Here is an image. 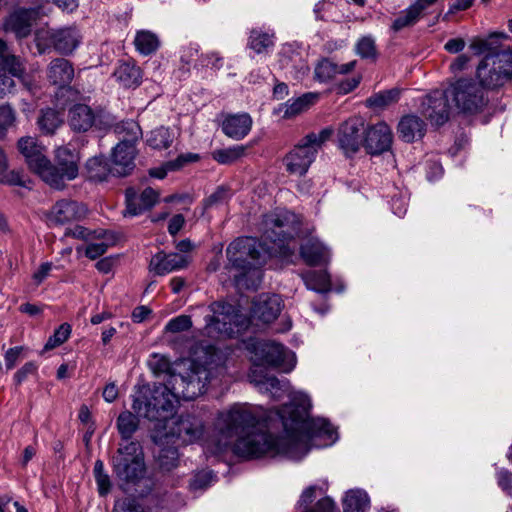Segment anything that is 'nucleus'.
Masks as SVG:
<instances>
[{"mask_svg": "<svg viewBox=\"0 0 512 512\" xmlns=\"http://www.w3.org/2000/svg\"><path fill=\"white\" fill-rule=\"evenodd\" d=\"M25 350L23 346L9 348L4 354V361L7 370L13 369L22 357Z\"/></svg>", "mask_w": 512, "mask_h": 512, "instance_id": "obj_61", "label": "nucleus"}, {"mask_svg": "<svg viewBox=\"0 0 512 512\" xmlns=\"http://www.w3.org/2000/svg\"><path fill=\"white\" fill-rule=\"evenodd\" d=\"M311 407L310 399L306 395H298L275 413L278 417V423L282 425L285 438L274 440L287 451L278 453L292 456L300 449H306L308 441L316 436L326 435L329 440L334 439L335 431L332 425L322 418H311L309 409ZM277 456V454L275 455Z\"/></svg>", "mask_w": 512, "mask_h": 512, "instance_id": "obj_3", "label": "nucleus"}, {"mask_svg": "<svg viewBox=\"0 0 512 512\" xmlns=\"http://www.w3.org/2000/svg\"><path fill=\"white\" fill-rule=\"evenodd\" d=\"M278 295L261 296L253 303L252 317L264 324L274 321L281 312L282 303Z\"/></svg>", "mask_w": 512, "mask_h": 512, "instance_id": "obj_24", "label": "nucleus"}, {"mask_svg": "<svg viewBox=\"0 0 512 512\" xmlns=\"http://www.w3.org/2000/svg\"><path fill=\"white\" fill-rule=\"evenodd\" d=\"M507 38V35L503 32H494L491 33L488 38H473L470 42V49L476 54L481 55H496L501 53L503 50H500V40H504Z\"/></svg>", "mask_w": 512, "mask_h": 512, "instance_id": "obj_34", "label": "nucleus"}, {"mask_svg": "<svg viewBox=\"0 0 512 512\" xmlns=\"http://www.w3.org/2000/svg\"><path fill=\"white\" fill-rule=\"evenodd\" d=\"M16 120L13 108L4 104L0 106V136L4 135L6 130L14 124Z\"/></svg>", "mask_w": 512, "mask_h": 512, "instance_id": "obj_58", "label": "nucleus"}, {"mask_svg": "<svg viewBox=\"0 0 512 512\" xmlns=\"http://www.w3.org/2000/svg\"><path fill=\"white\" fill-rule=\"evenodd\" d=\"M175 390L165 384L154 385L152 388L142 387L133 396L132 408L140 416L156 421L155 428H160L168 421L179 402Z\"/></svg>", "mask_w": 512, "mask_h": 512, "instance_id": "obj_4", "label": "nucleus"}, {"mask_svg": "<svg viewBox=\"0 0 512 512\" xmlns=\"http://www.w3.org/2000/svg\"><path fill=\"white\" fill-rule=\"evenodd\" d=\"M248 45L256 53H263L274 45V34L254 29L250 33Z\"/></svg>", "mask_w": 512, "mask_h": 512, "instance_id": "obj_47", "label": "nucleus"}, {"mask_svg": "<svg viewBox=\"0 0 512 512\" xmlns=\"http://www.w3.org/2000/svg\"><path fill=\"white\" fill-rule=\"evenodd\" d=\"M366 129L365 121L361 117H351L339 126L337 141L346 155L355 154L364 145Z\"/></svg>", "mask_w": 512, "mask_h": 512, "instance_id": "obj_14", "label": "nucleus"}, {"mask_svg": "<svg viewBox=\"0 0 512 512\" xmlns=\"http://www.w3.org/2000/svg\"><path fill=\"white\" fill-rule=\"evenodd\" d=\"M157 445L160 448L157 454L159 467L164 471H170L175 468L179 461V454L174 444L164 443L163 445Z\"/></svg>", "mask_w": 512, "mask_h": 512, "instance_id": "obj_44", "label": "nucleus"}, {"mask_svg": "<svg viewBox=\"0 0 512 512\" xmlns=\"http://www.w3.org/2000/svg\"><path fill=\"white\" fill-rule=\"evenodd\" d=\"M36 15L37 13L34 9H17L4 21V30L14 33L18 39L26 38L31 33Z\"/></svg>", "mask_w": 512, "mask_h": 512, "instance_id": "obj_21", "label": "nucleus"}, {"mask_svg": "<svg viewBox=\"0 0 512 512\" xmlns=\"http://www.w3.org/2000/svg\"><path fill=\"white\" fill-rule=\"evenodd\" d=\"M401 90L392 88L390 90L381 91L373 94L366 100L368 107L374 110H384L387 107L395 104L400 99Z\"/></svg>", "mask_w": 512, "mask_h": 512, "instance_id": "obj_37", "label": "nucleus"}, {"mask_svg": "<svg viewBox=\"0 0 512 512\" xmlns=\"http://www.w3.org/2000/svg\"><path fill=\"white\" fill-rule=\"evenodd\" d=\"M87 175L90 180L104 181L111 174L112 168L108 166L103 157H92L86 163Z\"/></svg>", "mask_w": 512, "mask_h": 512, "instance_id": "obj_45", "label": "nucleus"}, {"mask_svg": "<svg viewBox=\"0 0 512 512\" xmlns=\"http://www.w3.org/2000/svg\"><path fill=\"white\" fill-rule=\"evenodd\" d=\"M254 366L262 365L279 368L283 372H290L296 365L295 354L282 344L273 341H257L253 344Z\"/></svg>", "mask_w": 512, "mask_h": 512, "instance_id": "obj_11", "label": "nucleus"}, {"mask_svg": "<svg viewBox=\"0 0 512 512\" xmlns=\"http://www.w3.org/2000/svg\"><path fill=\"white\" fill-rule=\"evenodd\" d=\"M197 159L198 156L195 154L180 155L175 161H169L165 163V165L162 168L150 170V175L158 179H163L166 176L167 171L177 170L181 168L185 163Z\"/></svg>", "mask_w": 512, "mask_h": 512, "instance_id": "obj_50", "label": "nucleus"}, {"mask_svg": "<svg viewBox=\"0 0 512 512\" xmlns=\"http://www.w3.org/2000/svg\"><path fill=\"white\" fill-rule=\"evenodd\" d=\"M214 477L212 471H201L195 475L191 485L194 489H203L213 481Z\"/></svg>", "mask_w": 512, "mask_h": 512, "instance_id": "obj_64", "label": "nucleus"}, {"mask_svg": "<svg viewBox=\"0 0 512 512\" xmlns=\"http://www.w3.org/2000/svg\"><path fill=\"white\" fill-rule=\"evenodd\" d=\"M159 194L148 187L140 195L129 188L126 190V212L125 215L137 216L146 210L151 209L158 201Z\"/></svg>", "mask_w": 512, "mask_h": 512, "instance_id": "obj_23", "label": "nucleus"}, {"mask_svg": "<svg viewBox=\"0 0 512 512\" xmlns=\"http://www.w3.org/2000/svg\"><path fill=\"white\" fill-rule=\"evenodd\" d=\"M252 123L248 113L228 115L222 122V131L229 138L241 140L250 132Z\"/></svg>", "mask_w": 512, "mask_h": 512, "instance_id": "obj_26", "label": "nucleus"}, {"mask_svg": "<svg viewBox=\"0 0 512 512\" xmlns=\"http://www.w3.org/2000/svg\"><path fill=\"white\" fill-rule=\"evenodd\" d=\"M476 76L483 89L494 90L512 80V48L496 55H486L479 63Z\"/></svg>", "mask_w": 512, "mask_h": 512, "instance_id": "obj_7", "label": "nucleus"}, {"mask_svg": "<svg viewBox=\"0 0 512 512\" xmlns=\"http://www.w3.org/2000/svg\"><path fill=\"white\" fill-rule=\"evenodd\" d=\"M192 327V320L189 315H179L172 318L165 326V330L171 333L187 331Z\"/></svg>", "mask_w": 512, "mask_h": 512, "instance_id": "obj_57", "label": "nucleus"}, {"mask_svg": "<svg viewBox=\"0 0 512 512\" xmlns=\"http://www.w3.org/2000/svg\"><path fill=\"white\" fill-rule=\"evenodd\" d=\"M279 63L282 69L295 79H301L309 72V67L302 53L292 45L286 44L279 53Z\"/></svg>", "mask_w": 512, "mask_h": 512, "instance_id": "obj_22", "label": "nucleus"}, {"mask_svg": "<svg viewBox=\"0 0 512 512\" xmlns=\"http://www.w3.org/2000/svg\"><path fill=\"white\" fill-rule=\"evenodd\" d=\"M212 315L206 316L204 332L208 337H231L234 327L239 325V313L236 307L224 301H216L209 305Z\"/></svg>", "mask_w": 512, "mask_h": 512, "instance_id": "obj_9", "label": "nucleus"}, {"mask_svg": "<svg viewBox=\"0 0 512 512\" xmlns=\"http://www.w3.org/2000/svg\"><path fill=\"white\" fill-rule=\"evenodd\" d=\"M317 153L303 139L285 156L286 170L293 175L303 176L316 159Z\"/></svg>", "mask_w": 512, "mask_h": 512, "instance_id": "obj_17", "label": "nucleus"}, {"mask_svg": "<svg viewBox=\"0 0 512 512\" xmlns=\"http://www.w3.org/2000/svg\"><path fill=\"white\" fill-rule=\"evenodd\" d=\"M67 122L72 131L85 133L91 129L103 130L109 124L103 120L102 113L87 104H73L67 115Z\"/></svg>", "mask_w": 512, "mask_h": 512, "instance_id": "obj_13", "label": "nucleus"}, {"mask_svg": "<svg viewBox=\"0 0 512 512\" xmlns=\"http://www.w3.org/2000/svg\"><path fill=\"white\" fill-rule=\"evenodd\" d=\"M315 78L320 82H327L337 75L336 63L329 59H322L315 67Z\"/></svg>", "mask_w": 512, "mask_h": 512, "instance_id": "obj_53", "label": "nucleus"}, {"mask_svg": "<svg viewBox=\"0 0 512 512\" xmlns=\"http://www.w3.org/2000/svg\"><path fill=\"white\" fill-rule=\"evenodd\" d=\"M88 208L85 204L62 199L57 201L46 214L49 226H60L86 218Z\"/></svg>", "mask_w": 512, "mask_h": 512, "instance_id": "obj_15", "label": "nucleus"}, {"mask_svg": "<svg viewBox=\"0 0 512 512\" xmlns=\"http://www.w3.org/2000/svg\"><path fill=\"white\" fill-rule=\"evenodd\" d=\"M71 334V326L68 323L61 324L49 337L44 345V351L52 350L66 342Z\"/></svg>", "mask_w": 512, "mask_h": 512, "instance_id": "obj_52", "label": "nucleus"}, {"mask_svg": "<svg viewBox=\"0 0 512 512\" xmlns=\"http://www.w3.org/2000/svg\"><path fill=\"white\" fill-rule=\"evenodd\" d=\"M56 30L40 29L35 33V43L39 54H44L50 47L54 48V35Z\"/></svg>", "mask_w": 512, "mask_h": 512, "instance_id": "obj_56", "label": "nucleus"}, {"mask_svg": "<svg viewBox=\"0 0 512 512\" xmlns=\"http://www.w3.org/2000/svg\"><path fill=\"white\" fill-rule=\"evenodd\" d=\"M354 52L361 59L367 60L369 62H376L379 57L376 40L371 35L361 36L355 42Z\"/></svg>", "mask_w": 512, "mask_h": 512, "instance_id": "obj_39", "label": "nucleus"}, {"mask_svg": "<svg viewBox=\"0 0 512 512\" xmlns=\"http://www.w3.org/2000/svg\"><path fill=\"white\" fill-rule=\"evenodd\" d=\"M422 17L420 12L411 4L408 8L401 11L397 18L393 21L391 29L394 32H399L406 27L413 26Z\"/></svg>", "mask_w": 512, "mask_h": 512, "instance_id": "obj_46", "label": "nucleus"}, {"mask_svg": "<svg viewBox=\"0 0 512 512\" xmlns=\"http://www.w3.org/2000/svg\"><path fill=\"white\" fill-rule=\"evenodd\" d=\"M116 426L123 442H130L129 440L139 427V419L130 411L120 413L117 418Z\"/></svg>", "mask_w": 512, "mask_h": 512, "instance_id": "obj_40", "label": "nucleus"}, {"mask_svg": "<svg viewBox=\"0 0 512 512\" xmlns=\"http://www.w3.org/2000/svg\"><path fill=\"white\" fill-rule=\"evenodd\" d=\"M115 240L114 235L110 231L105 230V236L96 238L93 241H88L85 256L91 260L97 259L106 253L110 246L115 244Z\"/></svg>", "mask_w": 512, "mask_h": 512, "instance_id": "obj_41", "label": "nucleus"}, {"mask_svg": "<svg viewBox=\"0 0 512 512\" xmlns=\"http://www.w3.org/2000/svg\"><path fill=\"white\" fill-rule=\"evenodd\" d=\"M211 379L212 374L206 366L191 362L185 372L170 374L168 383L179 398L193 400L205 392Z\"/></svg>", "mask_w": 512, "mask_h": 512, "instance_id": "obj_8", "label": "nucleus"}, {"mask_svg": "<svg viewBox=\"0 0 512 512\" xmlns=\"http://www.w3.org/2000/svg\"><path fill=\"white\" fill-rule=\"evenodd\" d=\"M38 370V366L35 362H26L20 369L16 371L13 376V380L17 386L21 385L29 375H34Z\"/></svg>", "mask_w": 512, "mask_h": 512, "instance_id": "obj_60", "label": "nucleus"}, {"mask_svg": "<svg viewBox=\"0 0 512 512\" xmlns=\"http://www.w3.org/2000/svg\"><path fill=\"white\" fill-rule=\"evenodd\" d=\"M302 279L309 290L318 293H327L331 290L330 276L325 271H308L302 274Z\"/></svg>", "mask_w": 512, "mask_h": 512, "instance_id": "obj_38", "label": "nucleus"}, {"mask_svg": "<svg viewBox=\"0 0 512 512\" xmlns=\"http://www.w3.org/2000/svg\"><path fill=\"white\" fill-rule=\"evenodd\" d=\"M114 76L124 87L139 86L142 80L141 69L133 62H123L115 70Z\"/></svg>", "mask_w": 512, "mask_h": 512, "instance_id": "obj_35", "label": "nucleus"}, {"mask_svg": "<svg viewBox=\"0 0 512 512\" xmlns=\"http://www.w3.org/2000/svg\"><path fill=\"white\" fill-rule=\"evenodd\" d=\"M56 165L64 171L68 180H73L79 172V154L75 149L67 146L57 148L55 152Z\"/></svg>", "mask_w": 512, "mask_h": 512, "instance_id": "obj_30", "label": "nucleus"}, {"mask_svg": "<svg viewBox=\"0 0 512 512\" xmlns=\"http://www.w3.org/2000/svg\"><path fill=\"white\" fill-rule=\"evenodd\" d=\"M112 512H143L133 499L116 500Z\"/></svg>", "mask_w": 512, "mask_h": 512, "instance_id": "obj_62", "label": "nucleus"}, {"mask_svg": "<svg viewBox=\"0 0 512 512\" xmlns=\"http://www.w3.org/2000/svg\"><path fill=\"white\" fill-rule=\"evenodd\" d=\"M173 139L174 135L168 128L160 127L151 131L147 143L154 149H166L171 145Z\"/></svg>", "mask_w": 512, "mask_h": 512, "instance_id": "obj_48", "label": "nucleus"}, {"mask_svg": "<svg viewBox=\"0 0 512 512\" xmlns=\"http://www.w3.org/2000/svg\"><path fill=\"white\" fill-rule=\"evenodd\" d=\"M81 36L75 27H66L56 30L54 35V49L61 54L72 53L80 43Z\"/></svg>", "mask_w": 512, "mask_h": 512, "instance_id": "obj_33", "label": "nucleus"}, {"mask_svg": "<svg viewBox=\"0 0 512 512\" xmlns=\"http://www.w3.org/2000/svg\"><path fill=\"white\" fill-rule=\"evenodd\" d=\"M333 132L334 131L332 128L326 127L322 129L319 133H309L302 139L305 141V143L311 146V148H314L316 150V153L318 154V151L320 150L322 145L331 138Z\"/></svg>", "mask_w": 512, "mask_h": 512, "instance_id": "obj_55", "label": "nucleus"}, {"mask_svg": "<svg viewBox=\"0 0 512 512\" xmlns=\"http://www.w3.org/2000/svg\"><path fill=\"white\" fill-rule=\"evenodd\" d=\"M456 107L463 113L476 114L488 104L484 89L472 79L460 78L448 90Z\"/></svg>", "mask_w": 512, "mask_h": 512, "instance_id": "obj_10", "label": "nucleus"}, {"mask_svg": "<svg viewBox=\"0 0 512 512\" xmlns=\"http://www.w3.org/2000/svg\"><path fill=\"white\" fill-rule=\"evenodd\" d=\"M65 236H71L77 239H82L86 242L93 241L96 238L101 236H105V230H89L83 226H75L74 228H69L65 232Z\"/></svg>", "mask_w": 512, "mask_h": 512, "instance_id": "obj_54", "label": "nucleus"}, {"mask_svg": "<svg viewBox=\"0 0 512 512\" xmlns=\"http://www.w3.org/2000/svg\"><path fill=\"white\" fill-rule=\"evenodd\" d=\"M33 171L50 187L58 190L63 189L65 182L69 181L64 175V171L56 164H52L47 157L45 161L41 162Z\"/></svg>", "mask_w": 512, "mask_h": 512, "instance_id": "obj_32", "label": "nucleus"}, {"mask_svg": "<svg viewBox=\"0 0 512 512\" xmlns=\"http://www.w3.org/2000/svg\"><path fill=\"white\" fill-rule=\"evenodd\" d=\"M74 77L72 64L64 58H56L47 67V78L50 83L64 87L71 83Z\"/></svg>", "mask_w": 512, "mask_h": 512, "instance_id": "obj_28", "label": "nucleus"}, {"mask_svg": "<svg viewBox=\"0 0 512 512\" xmlns=\"http://www.w3.org/2000/svg\"><path fill=\"white\" fill-rule=\"evenodd\" d=\"M229 198V190L223 186H220L209 197L205 199L204 206L205 208H211L213 206L227 202Z\"/></svg>", "mask_w": 512, "mask_h": 512, "instance_id": "obj_59", "label": "nucleus"}, {"mask_svg": "<svg viewBox=\"0 0 512 512\" xmlns=\"http://www.w3.org/2000/svg\"><path fill=\"white\" fill-rule=\"evenodd\" d=\"M204 428V421L200 417L186 413L176 420H168L160 428H154L151 437L155 444H175L178 441L187 445L198 442L204 435Z\"/></svg>", "mask_w": 512, "mask_h": 512, "instance_id": "obj_5", "label": "nucleus"}, {"mask_svg": "<svg viewBox=\"0 0 512 512\" xmlns=\"http://www.w3.org/2000/svg\"><path fill=\"white\" fill-rule=\"evenodd\" d=\"M245 151V146L236 145L226 149L215 150L212 156L220 164H231L240 159L245 154Z\"/></svg>", "mask_w": 512, "mask_h": 512, "instance_id": "obj_49", "label": "nucleus"}, {"mask_svg": "<svg viewBox=\"0 0 512 512\" xmlns=\"http://www.w3.org/2000/svg\"><path fill=\"white\" fill-rule=\"evenodd\" d=\"M250 382L261 392L270 393L275 399L282 398L289 392V382L280 380L275 376L267 375L263 368L255 366L249 373Z\"/></svg>", "mask_w": 512, "mask_h": 512, "instance_id": "obj_19", "label": "nucleus"}, {"mask_svg": "<svg viewBox=\"0 0 512 512\" xmlns=\"http://www.w3.org/2000/svg\"><path fill=\"white\" fill-rule=\"evenodd\" d=\"M449 103L446 92L436 90L425 96L421 102L420 110L434 125L441 126L449 119Z\"/></svg>", "mask_w": 512, "mask_h": 512, "instance_id": "obj_16", "label": "nucleus"}, {"mask_svg": "<svg viewBox=\"0 0 512 512\" xmlns=\"http://www.w3.org/2000/svg\"><path fill=\"white\" fill-rule=\"evenodd\" d=\"M393 133L391 128L384 122L367 126L364 147L369 154L378 155L391 148Z\"/></svg>", "mask_w": 512, "mask_h": 512, "instance_id": "obj_18", "label": "nucleus"}, {"mask_svg": "<svg viewBox=\"0 0 512 512\" xmlns=\"http://www.w3.org/2000/svg\"><path fill=\"white\" fill-rule=\"evenodd\" d=\"M263 224L264 242H258L251 237L238 238L226 249L230 268L238 288L257 289L262 280L260 267L268 257H278L288 261L294 254L295 247L290 241L299 229V223L294 213L279 211L265 215Z\"/></svg>", "mask_w": 512, "mask_h": 512, "instance_id": "obj_1", "label": "nucleus"}, {"mask_svg": "<svg viewBox=\"0 0 512 512\" xmlns=\"http://www.w3.org/2000/svg\"><path fill=\"white\" fill-rule=\"evenodd\" d=\"M125 129L129 137L121 140L112 152L111 168L112 175L126 176L134 169L136 156L135 142L140 135V127L135 122H126Z\"/></svg>", "mask_w": 512, "mask_h": 512, "instance_id": "obj_12", "label": "nucleus"}, {"mask_svg": "<svg viewBox=\"0 0 512 512\" xmlns=\"http://www.w3.org/2000/svg\"><path fill=\"white\" fill-rule=\"evenodd\" d=\"M135 49L144 56L155 53L160 46L158 35L150 30H139L134 38Z\"/></svg>", "mask_w": 512, "mask_h": 512, "instance_id": "obj_36", "label": "nucleus"}, {"mask_svg": "<svg viewBox=\"0 0 512 512\" xmlns=\"http://www.w3.org/2000/svg\"><path fill=\"white\" fill-rule=\"evenodd\" d=\"M277 410L265 411L248 403H234L226 410L218 413L215 427L226 440L223 446L236 437L233 452L245 459H258L264 456L274 457L287 451L274 440L271 432L275 428L278 417Z\"/></svg>", "mask_w": 512, "mask_h": 512, "instance_id": "obj_2", "label": "nucleus"}, {"mask_svg": "<svg viewBox=\"0 0 512 512\" xmlns=\"http://www.w3.org/2000/svg\"><path fill=\"white\" fill-rule=\"evenodd\" d=\"M300 255L309 266H321L330 261L329 249L314 237L308 238L301 244Z\"/></svg>", "mask_w": 512, "mask_h": 512, "instance_id": "obj_25", "label": "nucleus"}, {"mask_svg": "<svg viewBox=\"0 0 512 512\" xmlns=\"http://www.w3.org/2000/svg\"><path fill=\"white\" fill-rule=\"evenodd\" d=\"M62 122L60 113L52 108L42 109L37 121L39 129L47 135L54 134Z\"/></svg>", "mask_w": 512, "mask_h": 512, "instance_id": "obj_43", "label": "nucleus"}, {"mask_svg": "<svg viewBox=\"0 0 512 512\" xmlns=\"http://www.w3.org/2000/svg\"><path fill=\"white\" fill-rule=\"evenodd\" d=\"M18 149L25 157L29 168L33 171L41 162L45 161L46 149L37 143L33 137H22L18 141Z\"/></svg>", "mask_w": 512, "mask_h": 512, "instance_id": "obj_31", "label": "nucleus"}, {"mask_svg": "<svg viewBox=\"0 0 512 512\" xmlns=\"http://www.w3.org/2000/svg\"><path fill=\"white\" fill-rule=\"evenodd\" d=\"M399 137L407 142L411 143L421 139L426 133V124L418 116L409 114L403 116L398 123Z\"/></svg>", "mask_w": 512, "mask_h": 512, "instance_id": "obj_27", "label": "nucleus"}, {"mask_svg": "<svg viewBox=\"0 0 512 512\" xmlns=\"http://www.w3.org/2000/svg\"><path fill=\"white\" fill-rule=\"evenodd\" d=\"M112 467L117 479L125 484H135L142 479L145 474V463L140 443H120L112 457Z\"/></svg>", "mask_w": 512, "mask_h": 512, "instance_id": "obj_6", "label": "nucleus"}, {"mask_svg": "<svg viewBox=\"0 0 512 512\" xmlns=\"http://www.w3.org/2000/svg\"><path fill=\"white\" fill-rule=\"evenodd\" d=\"M199 46L196 43H189L182 47L180 52V60L182 63L189 65L198 55Z\"/></svg>", "mask_w": 512, "mask_h": 512, "instance_id": "obj_63", "label": "nucleus"}, {"mask_svg": "<svg viewBox=\"0 0 512 512\" xmlns=\"http://www.w3.org/2000/svg\"><path fill=\"white\" fill-rule=\"evenodd\" d=\"M25 68L20 58L15 55H6L0 59V72L10 76L21 78Z\"/></svg>", "mask_w": 512, "mask_h": 512, "instance_id": "obj_51", "label": "nucleus"}, {"mask_svg": "<svg viewBox=\"0 0 512 512\" xmlns=\"http://www.w3.org/2000/svg\"><path fill=\"white\" fill-rule=\"evenodd\" d=\"M369 509L368 495L362 490H350L343 502V512H367Z\"/></svg>", "mask_w": 512, "mask_h": 512, "instance_id": "obj_42", "label": "nucleus"}, {"mask_svg": "<svg viewBox=\"0 0 512 512\" xmlns=\"http://www.w3.org/2000/svg\"><path fill=\"white\" fill-rule=\"evenodd\" d=\"M190 257L179 253H165L160 251L150 260L149 269L155 275L163 276L188 266Z\"/></svg>", "mask_w": 512, "mask_h": 512, "instance_id": "obj_20", "label": "nucleus"}, {"mask_svg": "<svg viewBox=\"0 0 512 512\" xmlns=\"http://www.w3.org/2000/svg\"><path fill=\"white\" fill-rule=\"evenodd\" d=\"M319 99V94L314 92L304 93L303 95L289 99L287 102L282 103L276 109L277 113H283L284 118H292L300 113L308 110Z\"/></svg>", "mask_w": 512, "mask_h": 512, "instance_id": "obj_29", "label": "nucleus"}]
</instances>
